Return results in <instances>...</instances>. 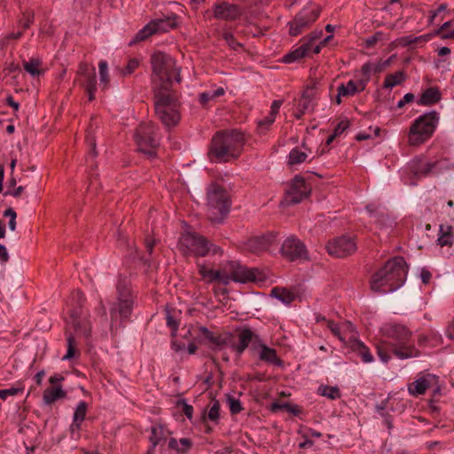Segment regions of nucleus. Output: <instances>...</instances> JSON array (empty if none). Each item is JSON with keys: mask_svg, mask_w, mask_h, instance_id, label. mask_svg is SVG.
I'll return each instance as SVG.
<instances>
[{"mask_svg": "<svg viewBox=\"0 0 454 454\" xmlns=\"http://www.w3.org/2000/svg\"><path fill=\"white\" fill-rule=\"evenodd\" d=\"M246 138L237 129L218 131L212 138L207 153L211 161L228 162L239 157Z\"/></svg>", "mask_w": 454, "mask_h": 454, "instance_id": "obj_1", "label": "nucleus"}, {"mask_svg": "<svg viewBox=\"0 0 454 454\" xmlns=\"http://www.w3.org/2000/svg\"><path fill=\"white\" fill-rule=\"evenodd\" d=\"M408 265L403 257L396 256L373 274L371 288L377 293H390L400 288L406 280Z\"/></svg>", "mask_w": 454, "mask_h": 454, "instance_id": "obj_2", "label": "nucleus"}, {"mask_svg": "<svg viewBox=\"0 0 454 454\" xmlns=\"http://www.w3.org/2000/svg\"><path fill=\"white\" fill-rule=\"evenodd\" d=\"M154 112L156 117L168 129L175 127L181 119V104L177 94L168 86L154 90Z\"/></svg>", "mask_w": 454, "mask_h": 454, "instance_id": "obj_3", "label": "nucleus"}, {"mask_svg": "<svg viewBox=\"0 0 454 454\" xmlns=\"http://www.w3.org/2000/svg\"><path fill=\"white\" fill-rule=\"evenodd\" d=\"M380 332L386 338L393 340L388 347L397 358L403 360L419 355V349L411 342L412 333L406 326L387 323L381 326Z\"/></svg>", "mask_w": 454, "mask_h": 454, "instance_id": "obj_4", "label": "nucleus"}, {"mask_svg": "<svg viewBox=\"0 0 454 454\" xmlns=\"http://www.w3.org/2000/svg\"><path fill=\"white\" fill-rule=\"evenodd\" d=\"M231 202L221 185L212 183L207 188V217L212 223H221L227 217Z\"/></svg>", "mask_w": 454, "mask_h": 454, "instance_id": "obj_5", "label": "nucleus"}, {"mask_svg": "<svg viewBox=\"0 0 454 454\" xmlns=\"http://www.w3.org/2000/svg\"><path fill=\"white\" fill-rule=\"evenodd\" d=\"M153 79L159 82L157 87L168 86L170 88L173 81L181 82L180 68L169 55L163 52H155L152 56Z\"/></svg>", "mask_w": 454, "mask_h": 454, "instance_id": "obj_6", "label": "nucleus"}, {"mask_svg": "<svg viewBox=\"0 0 454 454\" xmlns=\"http://www.w3.org/2000/svg\"><path fill=\"white\" fill-rule=\"evenodd\" d=\"M178 248L185 255L204 257L208 254H221V248L210 243L205 237L195 232H184L179 238Z\"/></svg>", "mask_w": 454, "mask_h": 454, "instance_id": "obj_7", "label": "nucleus"}, {"mask_svg": "<svg viewBox=\"0 0 454 454\" xmlns=\"http://www.w3.org/2000/svg\"><path fill=\"white\" fill-rule=\"evenodd\" d=\"M218 270L221 284L224 286L229 285L231 281L245 284L262 279L257 269L247 268L234 261L221 264Z\"/></svg>", "mask_w": 454, "mask_h": 454, "instance_id": "obj_8", "label": "nucleus"}, {"mask_svg": "<svg viewBox=\"0 0 454 454\" xmlns=\"http://www.w3.org/2000/svg\"><path fill=\"white\" fill-rule=\"evenodd\" d=\"M439 121L436 111L427 113L417 118L410 128L408 140L411 145H419L434 134Z\"/></svg>", "mask_w": 454, "mask_h": 454, "instance_id": "obj_9", "label": "nucleus"}, {"mask_svg": "<svg viewBox=\"0 0 454 454\" xmlns=\"http://www.w3.org/2000/svg\"><path fill=\"white\" fill-rule=\"evenodd\" d=\"M117 301L111 304V327H114L117 314L121 318H128L133 309V296L129 283L126 278H120L117 283Z\"/></svg>", "mask_w": 454, "mask_h": 454, "instance_id": "obj_10", "label": "nucleus"}, {"mask_svg": "<svg viewBox=\"0 0 454 454\" xmlns=\"http://www.w3.org/2000/svg\"><path fill=\"white\" fill-rule=\"evenodd\" d=\"M135 141L140 152L150 157L155 155L154 149L160 145L158 128L152 121L142 122L136 129Z\"/></svg>", "mask_w": 454, "mask_h": 454, "instance_id": "obj_11", "label": "nucleus"}, {"mask_svg": "<svg viewBox=\"0 0 454 454\" xmlns=\"http://www.w3.org/2000/svg\"><path fill=\"white\" fill-rule=\"evenodd\" d=\"M320 14L319 7L304 8L288 23L289 34L296 36L317 20Z\"/></svg>", "mask_w": 454, "mask_h": 454, "instance_id": "obj_12", "label": "nucleus"}, {"mask_svg": "<svg viewBox=\"0 0 454 454\" xmlns=\"http://www.w3.org/2000/svg\"><path fill=\"white\" fill-rule=\"evenodd\" d=\"M311 187L301 176H295L286 191L285 200L287 204H298L310 194Z\"/></svg>", "mask_w": 454, "mask_h": 454, "instance_id": "obj_13", "label": "nucleus"}, {"mask_svg": "<svg viewBox=\"0 0 454 454\" xmlns=\"http://www.w3.org/2000/svg\"><path fill=\"white\" fill-rule=\"evenodd\" d=\"M75 82L85 89L88 93L89 100H94L95 91L97 90L95 67L86 63H81L77 71Z\"/></svg>", "mask_w": 454, "mask_h": 454, "instance_id": "obj_14", "label": "nucleus"}, {"mask_svg": "<svg viewBox=\"0 0 454 454\" xmlns=\"http://www.w3.org/2000/svg\"><path fill=\"white\" fill-rule=\"evenodd\" d=\"M326 250L331 255L343 258L356 250V244L352 237L341 236L329 241L326 245Z\"/></svg>", "mask_w": 454, "mask_h": 454, "instance_id": "obj_15", "label": "nucleus"}, {"mask_svg": "<svg viewBox=\"0 0 454 454\" xmlns=\"http://www.w3.org/2000/svg\"><path fill=\"white\" fill-rule=\"evenodd\" d=\"M282 255L290 261L308 259V252L303 242L297 238L291 236L282 244Z\"/></svg>", "mask_w": 454, "mask_h": 454, "instance_id": "obj_16", "label": "nucleus"}, {"mask_svg": "<svg viewBox=\"0 0 454 454\" xmlns=\"http://www.w3.org/2000/svg\"><path fill=\"white\" fill-rule=\"evenodd\" d=\"M213 16L226 21L238 20L243 13L240 6L224 1L215 2L212 6Z\"/></svg>", "mask_w": 454, "mask_h": 454, "instance_id": "obj_17", "label": "nucleus"}, {"mask_svg": "<svg viewBox=\"0 0 454 454\" xmlns=\"http://www.w3.org/2000/svg\"><path fill=\"white\" fill-rule=\"evenodd\" d=\"M260 336L254 333L249 328H243L239 331V341L237 343L231 342L229 346L237 354V356H241L244 351L248 348L249 344H252L251 349H257V343L259 342Z\"/></svg>", "mask_w": 454, "mask_h": 454, "instance_id": "obj_18", "label": "nucleus"}, {"mask_svg": "<svg viewBox=\"0 0 454 454\" xmlns=\"http://www.w3.org/2000/svg\"><path fill=\"white\" fill-rule=\"evenodd\" d=\"M276 235L269 232L261 236H254L244 244V249L247 252L259 254L265 252L275 242Z\"/></svg>", "mask_w": 454, "mask_h": 454, "instance_id": "obj_19", "label": "nucleus"}, {"mask_svg": "<svg viewBox=\"0 0 454 454\" xmlns=\"http://www.w3.org/2000/svg\"><path fill=\"white\" fill-rule=\"evenodd\" d=\"M255 351H257L258 357L261 361L277 366H281L283 364L281 359L278 356L276 349L268 347L262 339L259 340Z\"/></svg>", "mask_w": 454, "mask_h": 454, "instance_id": "obj_20", "label": "nucleus"}, {"mask_svg": "<svg viewBox=\"0 0 454 454\" xmlns=\"http://www.w3.org/2000/svg\"><path fill=\"white\" fill-rule=\"evenodd\" d=\"M436 162L427 161L424 159H415L410 163V171L417 178L427 176L433 172Z\"/></svg>", "mask_w": 454, "mask_h": 454, "instance_id": "obj_21", "label": "nucleus"}, {"mask_svg": "<svg viewBox=\"0 0 454 454\" xmlns=\"http://www.w3.org/2000/svg\"><path fill=\"white\" fill-rule=\"evenodd\" d=\"M199 331L201 335L208 340L214 348H222L225 345L230 344L231 335L226 334H215L205 326H200Z\"/></svg>", "mask_w": 454, "mask_h": 454, "instance_id": "obj_22", "label": "nucleus"}, {"mask_svg": "<svg viewBox=\"0 0 454 454\" xmlns=\"http://www.w3.org/2000/svg\"><path fill=\"white\" fill-rule=\"evenodd\" d=\"M432 381L433 379L429 375L422 376L409 385L408 391L413 396L424 395L430 387Z\"/></svg>", "mask_w": 454, "mask_h": 454, "instance_id": "obj_23", "label": "nucleus"}, {"mask_svg": "<svg viewBox=\"0 0 454 454\" xmlns=\"http://www.w3.org/2000/svg\"><path fill=\"white\" fill-rule=\"evenodd\" d=\"M364 89H361V85L359 84V80L356 82L352 80L348 81L346 84L341 83L338 86L337 91V98L336 101L338 104L341 102V97H351L359 91H363Z\"/></svg>", "mask_w": 454, "mask_h": 454, "instance_id": "obj_24", "label": "nucleus"}, {"mask_svg": "<svg viewBox=\"0 0 454 454\" xmlns=\"http://www.w3.org/2000/svg\"><path fill=\"white\" fill-rule=\"evenodd\" d=\"M311 48V43H304L300 47L295 49L293 51H290L286 55L284 56L283 60L285 63H293L299 59H301L302 58L308 56L309 51Z\"/></svg>", "mask_w": 454, "mask_h": 454, "instance_id": "obj_25", "label": "nucleus"}, {"mask_svg": "<svg viewBox=\"0 0 454 454\" xmlns=\"http://www.w3.org/2000/svg\"><path fill=\"white\" fill-rule=\"evenodd\" d=\"M170 434V432L165 428L162 425H158L152 427L151 435L149 441L153 449H155L158 444L167 440V437Z\"/></svg>", "mask_w": 454, "mask_h": 454, "instance_id": "obj_26", "label": "nucleus"}, {"mask_svg": "<svg viewBox=\"0 0 454 454\" xmlns=\"http://www.w3.org/2000/svg\"><path fill=\"white\" fill-rule=\"evenodd\" d=\"M441 93L438 89L430 87L427 89L419 98L418 104L421 106H432L439 102Z\"/></svg>", "mask_w": 454, "mask_h": 454, "instance_id": "obj_27", "label": "nucleus"}, {"mask_svg": "<svg viewBox=\"0 0 454 454\" xmlns=\"http://www.w3.org/2000/svg\"><path fill=\"white\" fill-rule=\"evenodd\" d=\"M302 148L303 149L296 147L291 150L288 155V164L295 165L306 161L308 153H310V150L307 148L304 144H302Z\"/></svg>", "mask_w": 454, "mask_h": 454, "instance_id": "obj_28", "label": "nucleus"}, {"mask_svg": "<svg viewBox=\"0 0 454 454\" xmlns=\"http://www.w3.org/2000/svg\"><path fill=\"white\" fill-rule=\"evenodd\" d=\"M66 395V392L61 388V387H47L43 391V400L45 404H51L58 399L64 398Z\"/></svg>", "mask_w": 454, "mask_h": 454, "instance_id": "obj_29", "label": "nucleus"}, {"mask_svg": "<svg viewBox=\"0 0 454 454\" xmlns=\"http://www.w3.org/2000/svg\"><path fill=\"white\" fill-rule=\"evenodd\" d=\"M452 227L441 224L437 242L441 247L452 245Z\"/></svg>", "mask_w": 454, "mask_h": 454, "instance_id": "obj_30", "label": "nucleus"}, {"mask_svg": "<svg viewBox=\"0 0 454 454\" xmlns=\"http://www.w3.org/2000/svg\"><path fill=\"white\" fill-rule=\"evenodd\" d=\"M405 80V74L403 71H398L395 74H387L385 78L383 88L392 89L393 87L401 84Z\"/></svg>", "mask_w": 454, "mask_h": 454, "instance_id": "obj_31", "label": "nucleus"}, {"mask_svg": "<svg viewBox=\"0 0 454 454\" xmlns=\"http://www.w3.org/2000/svg\"><path fill=\"white\" fill-rule=\"evenodd\" d=\"M198 267L200 274L203 277V278L207 279V282L211 283L213 281H218L221 283V278L218 270L208 269L203 264H199Z\"/></svg>", "mask_w": 454, "mask_h": 454, "instance_id": "obj_32", "label": "nucleus"}, {"mask_svg": "<svg viewBox=\"0 0 454 454\" xmlns=\"http://www.w3.org/2000/svg\"><path fill=\"white\" fill-rule=\"evenodd\" d=\"M361 73L363 77L359 79V84L361 85V89H365L372 74H374V63L367 62L364 64L361 67Z\"/></svg>", "mask_w": 454, "mask_h": 454, "instance_id": "obj_33", "label": "nucleus"}, {"mask_svg": "<svg viewBox=\"0 0 454 454\" xmlns=\"http://www.w3.org/2000/svg\"><path fill=\"white\" fill-rule=\"evenodd\" d=\"M99 82L103 89H106L110 82L108 65L106 60H101L98 63Z\"/></svg>", "mask_w": 454, "mask_h": 454, "instance_id": "obj_34", "label": "nucleus"}, {"mask_svg": "<svg viewBox=\"0 0 454 454\" xmlns=\"http://www.w3.org/2000/svg\"><path fill=\"white\" fill-rule=\"evenodd\" d=\"M354 349L357 352L358 356L362 358L364 363H371L373 361V356L369 348L361 341H356Z\"/></svg>", "mask_w": 454, "mask_h": 454, "instance_id": "obj_35", "label": "nucleus"}, {"mask_svg": "<svg viewBox=\"0 0 454 454\" xmlns=\"http://www.w3.org/2000/svg\"><path fill=\"white\" fill-rule=\"evenodd\" d=\"M157 33L167 32L171 28H174L176 25L174 19L168 18L166 20H157L152 21Z\"/></svg>", "mask_w": 454, "mask_h": 454, "instance_id": "obj_36", "label": "nucleus"}, {"mask_svg": "<svg viewBox=\"0 0 454 454\" xmlns=\"http://www.w3.org/2000/svg\"><path fill=\"white\" fill-rule=\"evenodd\" d=\"M318 394L331 400H336L340 397V391L338 387L320 386Z\"/></svg>", "mask_w": 454, "mask_h": 454, "instance_id": "obj_37", "label": "nucleus"}, {"mask_svg": "<svg viewBox=\"0 0 454 454\" xmlns=\"http://www.w3.org/2000/svg\"><path fill=\"white\" fill-rule=\"evenodd\" d=\"M155 33H157V31L153 22H151L137 33L135 39L130 42V44H132L134 42L144 41Z\"/></svg>", "mask_w": 454, "mask_h": 454, "instance_id": "obj_38", "label": "nucleus"}, {"mask_svg": "<svg viewBox=\"0 0 454 454\" xmlns=\"http://www.w3.org/2000/svg\"><path fill=\"white\" fill-rule=\"evenodd\" d=\"M273 296L280 300L285 304L291 303L294 299V294L286 289L274 288L271 291Z\"/></svg>", "mask_w": 454, "mask_h": 454, "instance_id": "obj_39", "label": "nucleus"}, {"mask_svg": "<svg viewBox=\"0 0 454 454\" xmlns=\"http://www.w3.org/2000/svg\"><path fill=\"white\" fill-rule=\"evenodd\" d=\"M24 69L32 76H38L41 74V61L38 59H30L23 64Z\"/></svg>", "mask_w": 454, "mask_h": 454, "instance_id": "obj_40", "label": "nucleus"}, {"mask_svg": "<svg viewBox=\"0 0 454 454\" xmlns=\"http://www.w3.org/2000/svg\"><path fill=\"white\" fill-rule=\"evenodd\" d=\"M87 413V403L84 401H81L74 411L73 420L74 422H82L85 419Z\"/></svg>", "mask_w": 454, "mask_h": 454, "instance_id": "obj_41", "label": "nucleus"}, {"mask_svg": "<svg viewBox=\"0 0 454 454\" xmlns=\"http://www.w3.org/2000/svg\"><path fill=\"white\" fill-rule=\"evenodd\" d=\"M311 91L306 90L302 93L301 99L298 102V108L301 110V114L311 107Z\"/></svg>", "mask_w": 454, "mask_h": 454, "instance_id": "obj_42", "label": "nucleus"}, {"mask_svg": "<svg viewBox=\"0 0 454 454\" xmlns=\"http://www.w3.org/2000/svg\"><path fill=\"white\" fill-rule=\"evenodd\" d=\"M220 417V403L217 400H213L207 412V418L213 422L217 423Z\"/></svg>", "mask_w": 454, "mask_h": 454, "instance_id": "obj_43", "label": "nucleus"}, {"mask_svg": "<svg viewBox=\"0 0 454 454\" xmlns=\"http://www.w3.org/2000/svg\"><path fill=\"white\" fill-rule=\"evenodd\" d=\"M67 354L64 356V360L71 359L74 356L76 352V341L74 337L72 334H69L67 338Z\"/></svg>", "mask_w": 454, "mask_h": 454, "instance_id": "obj_44", "label": "nucleus"}, {"mask_svg": "<svg viewBox=\"0 0 454 454\" xmlns=\"http://www.w3.org/2000/svg\"><path fill=\"white\" fill-rule=\"evenodd\" d=\"M69 324H71L73 325L75 333L83 334L85 336L89 335L90 329L86 326L82 327L81 325V322L79 321V319L76 317V316L74 313L71 314V320H70Z\"/></svg>", "mask_w": 454, "mask_h": 454, "instance_id": "obj_45", "label": "nucleus"}, {"mask_svg": "<svg viewBox=\"0 0 454 454\" xmlns=\"http://www.w3.org/2000/svg\"><path fill=\"white\" fill-rule=\"evenodd\" d=\"M226 400L229 404L230 411L232 414H238L242 411L243 408L239 399L231 395H227Z\"/></svg>", "mask_w": 454, "mask_h": 454, "instance_id": "obj_46", "label": "nucleus"}, {"mask_svg": "<svg viewBox=\"0 0 454 454\" xmlns=\"http://www.w3.org/2000/svg\"><path fill=\"white\" fill-rule=\"evenodd\" d=\"M276 117L269 114L267 117L258 122V133L264 135L268 128L275 121Z\"/></svg>", "mask_w": 454, "mask_h": 454, "instance_id": "obj_47", "label": "nucleus"}, {"mask_svg": "<svg viewBox=\"0 0 454 454\" xmlns=\"http://www.w3.org/2000/svg\"><path fill=\"white\" fill-rule=\"evenodd\" d=\"M139 67V61L137 59H131L127 65L121 69V74L123 76L131 74Z\"/></svg>", "mask_w": 454, "mask_h": 454, "instance_id": "obj_48", "label": "nucleus"}, {"mask_svg": "<svg viewBox=\"0 0 454 454\" xmlns=\"http://www.w3.org/2000/svg\"><path fill=\"white\" fill-rule=\"evenodd\" d=\"M427 40H428V35H420V36H417V37L412 36V35H408V36L402 37L400 39V43L402 45H410L412 43L426 42Z\"/></svg>", "mask_w": 454, "mask_h": 454, "instance_id": "obj_49", "label": "nucleus"}, {"mask_svg": "<svg viewBox=\"0 0 454 454\" xmlns=\"http://www.w3.org/2000/svg\"><path fill=\"white\" fill-rule=\"evenodd\" d=\"M327 327L331 330L334 336H336L340 341H345V337L343 336L340 327L334 323L333 321L327 320L326 321Z\"/></svg>", "mask_w": 454, "mask_h": 454, "instance_id": "obj_50", "label": "nucleus"}, {"mask_svg": "<svg viewBox=\"0 0 454 454\" xmlns=\"http://www.w3.org/2000/svg\"><path fill=\"white\" fill-rule=\"evenodd\" d=\"M86 143L90 146V153H89V155H88V159L89 158H91V159L95 158L97 156L96 141H95L94 137L90 132H88L87 135H86Z\"/></svg>", "mask_w": 454, "mask_h": 454, "instance_id": "obj_51", "label": "nucleus"}, {"mask_svg": "<svg viewBox=\"0 0 454 454\" xmlns=\"http://www.w3.org/2000/svg\"><path fill=\"white\" fill-rule=\"evenodd\" d=\"M22 388L10 387L6 389H0V399L5 400L8 396H14L22 392Z\"/></svg>", "mask_w": 454, "mask_h": 454, "instance_id": "obj_52", "label": "nucleus"}, {"mask_svg": "<svg viewBox=\"0 0 454 454\" xmlns=\"http://www.w3.org/2000/svg\"><path fill=\"white\" fill-rule=\"evenodd\" d=\"M394 56H391L386 60H380L377 63H374V74H379L384 71L387 67H389L392 63Z\"/></svg>", "mask_w": 454, "mask_h": 454, "instance_id": "obj_53", "label": "nucleus"}, {"mask_svg": "<svg viewBox=\"0 0 454 454\" xmlns=\"http://www.w3.org/2000/svg\"><path fill=\"white\" fill-rule=\"evenodd\" d=\"M384 345H385V343H383L382 345H379L377 347V353H378L380 359L383 363L387 364L390 360L391 356L387 353V348Z\"/></svg>", "mask_w": 454, "mask_h": 454, "instance_id": "obj_54", "label": "nucleus"}, {"mask_svg": "<svg viewBox=\"0 0 454 454\" xmlns=\"http://www.w3.org/2000/svg\"><path fill=\"white\" fill-rule=\"evenodd\" d=\"M223 38L234 50L241 46L239 43L236 42L234 35L230 32H224Z\"/></svg>", "mask_w": 454, "mask_h": 454, "instance_id": "obj_55", "label": "nucleus"}, {"mask_svg": "<svg viewBox=\"0 0 454 454\" xmlns=\"http://www.w3.org/2000/svg\"><path fill=\"white\" fill-rule=\"evenodd\" d=\"M348 127L349 121L348 119L341 120L333 130L334 136H340Z\"/></svg>", "mask_w": 454, "mask_h": 454, "instance_id": "obj_56", "label": "nucleus"}, {"mask_svg": "<svg viewBox=\"0 0 454 454\" xmlns=\"http://www.w3.org/2000/svg\"><path fill=\"white\" fill-rule=\"evenodd\" d=\"M23 16H24V20L20 21V25L24 29H27L31 26V24L34 22V13L31 12H25L23 14Z\"/></svg>", "mask_w": 454, "mask_h": 454, "instance_id": "obj_57", "label": "nucleus"}, {"mask_svg": "<svg viewBox=\"0 0 454 454\" xmlns=\"http://www.w3.org/2000/svg\"><path fill=\"white\" fill-rule=\"evenodd\" d=\"M167 325L172 329V334L175 335L178 329V323L175 320L174 317L170 313L167 312Z\"/></svg>", "mask_w": 454, "mask_h": 454, "instance_id": "obj_58", "label": "nucleus"}, {"mask_svg": "<svg viewBox=\"0 0 454 454\" xmlns=\"http://www.w3.org/2000/svg\"><path fill=\"white\" fill-rule=\"evenodd\" d=\"M445 335L448 339L454 340V317L449 321L446 326Z\"/></svg>", "mask_w": 454, "mask_h": 454, "instance_id": "obj_59", "label": "nucleus"}, {"mask_svg": "<svg viewBox=\"0 0 454 454\" xmlns=\"http://www.w3.org/2000/svg\"><path fill=\"white\" fill-rule=\"evenodd\" d=\"M415 98V96L412 93H406L403 99L398 101L397 107L402 108L406 103L412 102Z\"/></svg>", "mask_w": 454, "mask_h": 454, "instance_id": "obj_60", "label": "nucleus"}, {"mask_svg": "<svg viewBox=\"0 0 454 454\" xmlns=\"http://www.w3.org/2000/svg\"><path fill=\"white\" fill-rule=\"evenodd\" d=\"M282 105V101L281 100H274L271 104V106H270V114L273 115L276 117V115L278 114V111H279V108Z\"/></svg>", "mask_w": 454, "mask_h": 454, "instance_id": "obj_61", "label": "nucleus"}, {"mask_svg": "<svg viewBox=\"0 0 454 454\" xmlns=\"http://www.w3.org/2000/svg\"><path fill=\"white\" fill-rule=\"evenodd\" d=\"M23 190H24L23 186H19V187L13 189L12 191L10 190V187H8L7 191L4 193V195H12V196L17 198V197H19L21 194Z\"/></svg>", "mask_w": 454, "mask_h": 454, "instance_id": "obj_62", "label": "nucleus"}, {"mask_svg": "<svg viewBox=\"0 0 454 454\" xmlns=\"http://www.w3.org/2000/svg\"><path fill=\"white\" fill-rule=\"evenodd\" d=\"M214 99L211 91L203 92L200 95V102L202 105L207 104L208 101Z\"/></svg>", "mask_w": 454, "mask_h": 454, "instance_id": "obj_63", "label": "nucleus"}, {"mask_svg": "<svg viewBox=\"0 0 454 454\" xmlns=\"http://www.w3.org/2000/svg\"><path fill=\"white\" fill-rule=\"evenodd\" d=\"M9 260V254L6 247L4 245H0V262L4 263Z\"/></svg>", "mask_w": 454, "mask_h": 454, "instance_id": "obj_64", "label": "nucleus"}]
</instances>
